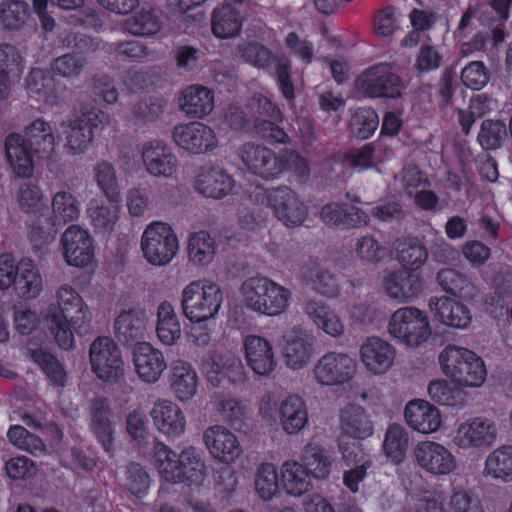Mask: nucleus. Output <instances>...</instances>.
Listing matches in <instances>:
<instances>
[{
    "label": "nucleus",
    "instance_id": "9d476101",
    "mask_svg": "<svg viewBox=\"0 0 512 512\" xmlns=\"http://www.w3.org/2000/svg\"><path fill=\"white\" fill-rule=\"evenodd\" d=\"M390 335L409 347H418L431 336V327L425 312L416 307L396 310L388 324Z\"/></svg>",
    "mask_w": 512,
    "mask_h": 512
},
{
    "label": "nucleus",
    "instance_id": "0eeeda50",
    "mask_svg": "<svg viewBox=\"0 0 512 512\" xmlns=\"http://www.w3.org/2000/svg\"><path fill=\"white\" fill-rule=\"evenodd\" d=\"M222 302L220 286L206 280L192 281L183 288L180 296L182 313L190 322L213 320Z\"/></svg>",
    "mask_w": 512,
    "mask_h": 512
},
{
    "label": "nucleus",
    "instance_id": "2eb2a0df",
    "mask_svg": "<svg viewBox=\"0 0 512 512\" xmlns=\"http://www.w3.org/2000/svg\"><path fill=\"white\" fill-rule=\"evenodd\" d=\"M201 372L214 388L224 387L225 381L233 385L245 382V370L242 362L234 356L206 354L200 364Z\"/></svg>",
    "mask_w": 512,
    "mask_h": 512
},
{
    "label": "nucleus",
    "instance_id": "473e14b6",
    "mask_svg": "<svg viewBox=\"0 0 512 512\" xmlns=\"http://www.w3.org/2000/svg\"><path fill=\"white\" fill-rule=\"evenodd\" d=\"M396 351L388 342L378 338H368L360 348L361 361L373 374H383L393 365Z\"/></svg>",
    "mask_w": 512,
    "mask_h": 512
},
{
    "label": "nucleus",
    "instance_id": "6e6d98bb",
    "mask_svg": "<svg viewBox=\"0 0 512 512\" xmlns=\"http://www.w3.org/2000/svg\"><path fill=\"white\" fill-rule=\"evenodd\" d=\"M397 260L409 270L421 268L428 259V251L422 242L417 238H403L398 241Z\"/></svg>",
    "mask_w": 512,
    "mask_h": 512
},
{
    "label": "nucleus",
    "instance_id": "1a4fd4ad",
    "mask_svg": "<svg viewBox=\"0 0 512 512\" xmlns=\"http://www.w3.org/2000/svg\"><path fill=\"white\" fill-rule=\"evenodd\" d=\"M140 244L143 257L154 266L169 264L179 249L175 231L168 223L162 221H153L146 226Z\"/></svg>",
    "mask_w": 512,
    "mask_h": 512
},
{
    "label": "nucleus",
    "instance_id": "052dcab7",
    "mask_svg": "<svg viewBox=\"0 0 512 512\" xmlns=\"http://www.w3.org/2000/svg\"><path fill=\"white\" fill-rule=\"evenodd\" d=\"M506 138L507 128L503 121L486 119L481 123L477 141L484 150L501 148Z\"/></svg>",
    "mask_w": 512,
    "mask_h": 512
},
{
    "label": "nucleus",
    "instance_id": "20e7f679",
    "mask_svg": "<svg viewBox=\"0 0 512 512\" xmlns=\"http://www.w3.org/2000/svg\"><path fill=\"white\" fill-rule=\"evenodd\" d=\"M109 124V116L90 104H80L73 116L61 122L65 149L72 156L85 154L93 145L95 131Z\"/></svg>",
    "mask_w": 512,
    "mask_h": 512
},
{
    "label": "nucleus",
    "instance_id": "5fc2aeb1",
    "mask_svg": "<svg viewBox=\"0 0 512 512\" xmlns=\"http://www.w3.org/2000/svg\"><path fill=\"white\" fill-rule=\"evenodd\" d=\"M215 409L221 420L232 427H241L252 412L244 401L222 394L216 397Z\"/></svg>",
    "mask_w": 512,
    "mask_h": 512
},
{
    "label": "nucleus",
    "instance_id": "13d9d810",
    "mask_svg": "<svg viewBox=\"0 0 512 512\" xmlns=\"http://www.w3.org/2000/svg\"><path fill=\"white\" fill-rule=\"evenodd\" d=\"M388 148L381 142L365 144L360 149L351 151L348 160L351 166L359 169H369L382 163L387 156Z\"/></svg>",
    "mask_w": 512,
    "mask_h": 512
},
{
    "label": "nucleus",
    "instance_id": "c85d7f7f",
    "mask_svg": "<svg viewBox=\"0 0 512 512\" xmlns=\"http://www.w3.org/2000/svg\"><path fill=\"white\" fill-rule=\"evenodd\" d=\"M133 362L136 373L147 383L157 382L167 368L162 352L148 342H141L135 346Z\"/></svg>",
    "mask_w": 512,
    "mask_h": 512
},
{
    "label": "nucleus",
    "instance_id": "a18cd8bd",
    "mask_svg": "<svg viewBox=\"0 0 512 512\" xmlns=\"http://www.w3.org/2000/svg\"><path fill=\"white\" fill-rule=\"evenodd\" d=\"M483 474L502 483L512 482V445L504 444L491 451L484 463Z\"/></svg>",
    "mask_w": 512,
    "mask_h": 512
},
{
    "label": "nucleus",
    "instance_id": "cd10ccee",
    "mask_svg": "<svg viewBox=\"0 0 512 512\" xmlns=\"http://www.w3.org/2000/svg\"><path fill=\"white\" fill-rule=\"evenodd\" d=\"M4 153L12 172L20 178H29L34 172L33 154L20 133H9L4 139Z\"/></svg>",
    "mask_w": 512,
    "mask_h": 512
},
{
    "label": "nucleus",
    "instance_id": "ea45409f",
    "mask_svg": "<svg viewBox=\"0 0 512 512\" xmlns=\"http://www.w3.org/2000/svg\"><path fill=\"white\" fill-rule=\"evenodd\" d=\"M179 106L187 116L202 118L214 109V94L204 86L191 85L182 91Z\"/></svg>",
    "mask_w": 512,
    "mask_h": 512
},
{
    "label": "nucleus",
    "instance_id": "37998d69",
    "mask_svg": "<svg viewBox=\"0 0 512 512\" xmlns=\"http://www.w3.org/2000/svg\"><path fill=\"white\" fill-rule=\"evenodd\" d=\"M340 429V438L364 439L373 434V423L361 406L349 405L341 411Z\"/></svg>",
    "mask_w": 512,
    "mask_h": 512
},
{
    "label": "nucleus",
    "instance_id": "338daca9",
    "mask_svg": "<svg viewBox=\"0 0 512 512\" xmlns=\"http://www.w3.org/2000/svg\"><path fill=\"white\" fill-rule=\"evenodd\" d=\"M408 446V435L405 428L392 424L387 429L383 447L388 458L398 463L402 461Z\"/></svg>",
    "mask_w": 512,
    "mask_h": 512
},
{
    "label": "nucleus",
    "instance_id": "bf43d9fd",
    "mask_svg": "<svg viewBox=\"0 0 512 512\" xmlns=\"http://www.w3.org/2000/svg\"><path fill=\"white\" fill-rule=\"evenodd\" d=\"M215 256V241L206 231L194 233L188 242V257L198 265H208Z\"/></svg>",
    "mask_w": 512,
    "mask_h": 512
},
{
    "label": "nucleus",
    "instance_id": "bb28decb",
    "mask_svg": "<svg viewBox=\"0 0 512 512\" xmlns=\"http://www.w3.org/2000/svg\"><path fill=\"white\" fill-rule=\"evenodd\" d=\"M325 225L342 230L360 228L369 223V215L356 206L345 203H328L320 211Z\"/></svg>",
    "mask_w": 512,
    "mask_h": 512
},
{
    "label": "nucleus",
    "instance_id": "8fccbe9b",
    "mask_svg": "<svg viewBox=\"0 0 512 512\" xmlns=\"http://www.w3.org/2000/svg\"><path fill=\"white\" fill-rule=\"evenodd\" d=\"M51 208L54 223L65 225L77 221L81 214V202L69 190H60L53 194Z\"/></svg>",
    "mask_w": 512,
    "mask_h": 512
},
{
    "label": "nucleus",
    "instance_id": "f3484780",
    "mask_svg": "<svg viewBox=\"0 0 512 512\" xmlns=\"http://www.w3.org/2000/svg\"><path fill=\"white\" fill-rule=\"evenodd\" d=\"M414 454L419 467L433 476L449 475L457 467L456 458L452 452L438 442H419Z\"/></svg>",
    "mask_w": 512,
    "mask_h": 512
},
{
    "label": "nucleus",
    "instance_id": "9b49d317",
    "mask_svg": "<svg viewBox=\"0 0 512 512\" xmlns=\"http://www.w3.org/2000/svg\"><path fill=\"white\" fill-rule=\"evenodd\" d=\"M89 359L92 371L104 382L115 383L124 375L121 351L110 337L99 336L91 343Z\"/></svg>",
    "mask_w": 512,
    "mask_h": 512
},
{
    "label": "nucleus",
    "instance_id": "ddd939ff",
    "mask_svg": "<svg viewBox=\"0 0 512 512\" xmlns=\"http://www.w3.org/2000/svg\"><path fill=\"white\" fill-rule=\"evenodd\" d=\"M499 429L496 422L484 416L471 417L461 422L452 438L453 444L463 450H485L494 445Z\"/></svg>",
    "mask_w": 512,
    "mask_h": 512
},
{
    "label": "nucleus",
    "instance_id": "680f3d73",
    "mask_svg": "<svg viewBox=\"0 0 512 512\" xmlns=\"http://www.w3.org/2000/svg\"><path fill=\"white\" fill-rule=\"evenodd\" d=\"M87 65V59L78 53H66L55 58L50 69L54 75L59 77L76 80L78 79Z\"/></svg>",
    "mask_w": 512,
    "mask_h": 512
},
{
    "label": "nucleus",
    "instance_id": "c03bdc74",
    "mask_svg": "<svg viewBox=\"0 0 512 512\" xmlns=\"http://www.w3.org/2000/svg\"><path fill=\"white\" fill-rule=\"evenodd\" d=\"M300 462L314 479L325 480L332 469L330 452L316 442H308L301 450Z\"/></svg>",
    "mask_w": 512,
    "mask_h": 512
},
{
    "label": "nucleus",
    "instance_id": "4c0bfd02",
    "mask_svg": "<svg viewBox=\"0 0 512 512\" xmlns=\"http://www.w3.org/2000/svg\"><path fill=\"white\" fill-rule=\"evenodd\" d=\"M25 143L34 154L50 157L55 151L56 135L51 123L38 118L27 125L22 134Z\"/></svg>",
    "mask_w": 512,
    "mask_h": 512
},
{
    "label": "nucleus",
    "instance_id": "4d7b16f0",
    "mask_svg": "<svg viewBox=\"0 0 512 512\" xmlns=\"http://www.w3.org/2000/svg\"><path fill=\"white\" fill-rule=\"evenodd\" d=\"M93 176L98 188L110 202H119L121 189L114 165L107 161L97 163L93 168Z\"/></svg>",
    "mask_w": 512,
    "mask_h": 512
},
{
    "label": "nucleus",
    "instance_id": "c9c22d12",
    "mask_svg": "<svg viewBox=\"0 0 512 512\" xmlns=\"http://www.w3.org/2000/svg\"><path fill=\"white\" fill-rule=\"evenodd\" d=\"M277 413L282 430L289 435L298 434L308 423L306 403L297 395L283 399L278 405Z\"/></svg>",
    "mask_w": 512,
    "mask_h": 512
},
{
    "label": "nucleus",
    "instance_id": "7ed1b4c3",
    "mask_svg": "<svg viewBox=\"0 0 512 512\" xmlns=\"http://www.w3.org/2000/svg\"><path fill=\"white\" fill-rule=\"evenodd\" d=\"M244 306L261 315L279 316L292 301V291L265 276L247 278L240 286Z\"/></svg>",
    "mask_w": 512,
    "mask_h": 512
},
{
    "label": "nucleus",
    "instance_id": "5701e85b",
    "mask_svg": "<svg viewBox=\"0 0 512 512\" xmlns=\"http://www.w3.org/2000/svg\"><path fill=\"white\" fill-rule=\"evenodd\" d=\"M150 416L155 428L167 438H179L186 431L187 422L183 411L170 400H157L150 411Z\"/></svg>",
    "mask_w": 512,
    "mask_h": 512
},
{
    "label": "nucleus",
    "instance_id": "aec40b11",
    "mask_svg": "<svg viewBox=\"0 0 512 512\" xmlns=\"http://www.w3.org/2000/svg\"><path fill=\"white\" fill-rule=\"evenodd\" d=\"M145 170L153 177H172L178 169V160L172 148L161 140L146 142L142 147Z\"/></svg>",
    "mask_w": 512,
    "mask_h": 512
},
{
    "label": "nucleus",
    "instance_id": "393cba45",
    "mask_svg": "<svg viewBox=\"0 0 512 512\" xmlns=\"http://www.w3.org/2000/svg\"><path fill=\"white\" fill-rule=\"evenodd\" d=\"M511 3L512 0H493L487 6L470 5L463 13L454 33L459 37L468 36L476 28V20L483 26H492L491 15L493 14H498L500 20H507Z\"/></svg>",
    "mask_w": 512,
    "mask_h": 512
},
{
    "label": "nucleus",
    "instance_id": "a211bd4d",
    "mask_svg": "<svg viewBox=\"0 0 512 512\" xmlns=\"http://www.w3.org/2000/svg\"><path fill=\"white\" fill-rule=\"evenodd\" d=\"M315 352V338L299 326L292 327L282 337V355L292 370L304 368Z\"/></svg>",
    "mask_w": 512,
    "mask_h": 512
},
{
    "label": "nucleus",
    "instance_id": "4468645a",
    "mask_svg": "<svg viewBox=\"0 0 512 512\" xmlns=\"http://www.w3.org/2000/svg\"><path fill=\"white\" fill-rule=\"evenodd\" d=\"M355 369L356 363L348 354L328 351L315 362L312 376L321 386H338L349 383Z\"/></svg>",
    "mask_w": 512,
    "mask_h": 512
},
{
    "label": "nucleus",
    "instance_id": "49530a36",
    "mask_svg": "<svg viewBox=\"0 0 512 512\" xmlns=\"http://www.w3.org/2000/svg\"><path fill=\"white\" fill-rule=\"evenodd\" d=\"M118 202L106 203L100 199H91L87 207L90 225L97 233H110L119 220Z\"/></svg>",
    "mask_w": 512,
    "mask_h": 512
},
{
    "label": "nucleus",
    "instance_id": "6e6552de",
    "mask_svg": "<svg viewBox=\"0 0 512 512\" xmlns=\"http://www.w3.org/2000/svg\"><path fill=\"white\" fill-rule=\"evenodd\" d=\"M272 210L275 218L288 228L301 226L308 217V206L290 187L282 185L262 190L257 199Z\"/></svg>",
    "mask_w": 512,
    "mask_h": 512
},
{
    "label": "nucleus",
    "instance_id": "0e129e2a",
    "mask_svg": "<svg viewBox=\"0 0 512 512\" xmlns=\"http://www.w3.org/2000/svg\"><path fill=\"white\" fill-rule=\"evenodd\" d=\"M29 15V6L23 1L11 0L0 5V23L5 30L21 29Z\"/></svg>",
    "mask_w": 512,
    "mask_h": 512
},
{
    "label": "nucleus",
    "instance_id": "a878e982",
    "mask_svg": "<svg viewBox=\"0 0 512 512\" xmlns=\"http://www.w3.org/2000/svg\"><path fill=\"white\" fill-rule=\"evenodd\" d=\"M428 306L434 318L446 326L465 329L472 321L470 309L462 302L447 296L431 297Z\"/></svg>",
    "mask_w": 512,
    "mask_h": 512
},
{
    "label": "nucleus",
    "instance_id": "f03ea898",
    "mask_svg": "<svg viewBox=\"0 0 512 512\" xmlns=\"http://www.w3.org/2000/svg\"><path fill=\"white\" fill-rule=\"evenodd\" d=\"M153 451L154 464L165 481L200 485L206 478L207 469L201 449L187 446L177 454L166 444L156 442Z\"/></svg>",
    "mask_w": 512,
    "mask_h": 512
},
{
    "label": "nucleus",
    "instance_id": "09e8293b",
    "mask_svg": "<svg viewBox=\"0 0 512 512\" xmlns=\"http://www.w3.org/2000/svg\"><path fill=\"white\" fill-rule=\"evenodd\" d=\"M211 27L213 34L220 39L239 35L242 27L240 11L232 4H225L214 10Z\"/></svg>",
    "mask_w": 512,
    "mask_h": 512
},
{
    "label": "nucleus",
    "instance_id": "79ce46f5",
    "mask_svg": "<svg viewBox=\"0 0 512 512\" xmlns=\"http://www.w3.org/2000/svg\"><path fill=\"white\" fill-rule=\"evenodd\" d=\"M114 330L117 339L125 345L135 346L141 343L145 331L146 321L141 311L129 310L120 313L114 322Z\"/></svg>",
    "mask_w": 512,
    "mask_h": 512
},
{
    "label": "nucleus",
    "instance_id": "423d86ee",
    "mask_svg": "<svg viewBox=\"0 0 512 512\" xmlns=\"http://www.w3.org/2000/svg\"><path fill=\"white\" fill-rule=\"evenodd\" d=\"M439 362L443 373L458 386L479 388L486 380L483 359L467 348L448 345L441 351Z\"/></svg>",
    "mask_w": 512,
    "mask_h": 512
},
{
    "label": "nucleus",
    "instance_id": "f8f14e48",
    "mask_svg": "<svg viewBox=\"0 0 512 512\" xmlns=\"http://www.w3.org/2000/svg\"><path fill=\"white\" fill-rule=\"evenodd\" d=\"M357 88L371 98H399L405 85L393 68L380 63L368 68L356 80Z\"/></svg>",
    "mask_w": 512,
    "mask_h": 512
},
{
    "label": "nucleus",
    "instance_id": "2f4dec72",
    "mask_svg": "<svg viewBox=\"0 0 512 512\" xmlns=\"http://www.w3.org/2000/svg\"><path fill=\"white\" fill-rule=\"evenodd\" d=\"M423 279L405 270L391 271L383 280V287L390 298L401 303L416 298L423 290Z\"/></svg>",
    "mask_w": 512,
    "mask_h": 512
},
{
    "label": "nucleus",
    "instance_id": "58836bf2",
    "mask_svg": "<svg viewBox=\"0 0 512 512\" xmlns=\"http://www.w3.org/2000/svg\"><path fill=\"white\" fill-rule=\"evenodd\" d=\"M199 378L192 365L183 360L171 365L170 386L180 402L191 400L197 393Z\"/></svg>",
    "mask_w": 512,
    "mask_h": 512
},
{
    "label": "nucleus",
    "instance_id": "e2e57ef3",
    "mask_svg": "<svg viewBox=\"0 0 512 512\" xmlns=\"http://www.w3.org/2000/svg\"><path fill=\"white\" fill-rule=\"evenodd\" d=\"M234 54L246 63L265 69L274 61L275 56L264 45L258 42H243L236 46Z\"/></svg>",
    "mask_w": 512,
    "mask_h": 512
},
{
    "label": "nucleus",
    "instance_id": "39448f33",
    "mask_svg": "<svg viewBox=\"0 0 512 512\" xmlns=\"http://www.w3.org/2000/svg\"><path fill=\"white\" fill-rule=\"evenodd\" d=\"M238 155L247 169L265 180H273L284 170L290 169L300 174H306V160L297 153H288L285 159L263 145L248 142L243 144Z\"/></svg>",
    "mask_w": 512,
    "mask_h": 512
},
{
    "label": "nucleus",
    "instance_id": "7c9ffc66",
    "mask_svg": "<svg viewBox=\"0 0 512 512\" xmlns=\"http://www.w3.org/2000/svg\"><path fill=\"white\" fill-rule=\"evenodd\" d=\"M112 410L104 398H96L90 406V430L103 449L111 453L114 450V426Z\"/></svg>",
    "mask_w": 512,
    "mask_h": 512
},
{
    "label": "nucleus",
    "instance_id": "dca6fc26",
    "mask_svg": "<svg viewBox=\"0 0 512 512\" xmlns=\"http://www.w3.org/2000/svg\"><path fill=\"white\" fill-rule=\"evenodd\" d=\"M202 441L211 457L223 464H232L243 453L238 437L227 427L216 424L207 427Z\"/></svg>",
    "mask_w": 512,
    "mask_h": 512
},
{
    "label": "nucleus",
    "instance_id": "603ef678",
    "mask_svg": "<svg viewBox=\"0 0 512 512\" xmlns=\"http://www.w3.org/2000/svg\"><path fill=\"white\" fill-rule=\"evenodd\" d=\"M22 70V57L18 49L11 45L0 44V101L10 93V75Z\"/></svg>",
    "mask_w": 512,
    "mask_h": 512
},
{
    "label": "nucleus",
    "instance_id": "412c9836",
    "mask_svg": "<svg viewBox=\"0 0 512 512\" xmlns=\"http://www.w3.org/2000/svg\"><path fill=\"white\" fill-rule=\"evenodd\" d=\"M61 243L66 262L75 267L89 265L94 257V248L89 233L78 225L69 226L62 234Z\"/></svg>",
    "mask_w": 512,
    "mask_h": 512
},
{
    "label": "nucleus",
    "instance_id": "4be33fe9",
    "mask_svg": "<svg viewBox=\"0 0 512 512\" xmlns=\"http://www.w3.org/2000/svg\"><path fill=\"white\" fill-rule=\"evenodd\" d=\"M243 349L248 367L257 375L269 377L276 369L277 361L271 342L259 335L244 338Z\"/></svg>",
    "mask_w": 512,
    "mask_h": 512
},
{
    "label": "nucleus",
    "instance_id": "c756f323",
    "mask_svg": "<svg viewBox=\"0 0 512 512\" xmlns=\"http://www.w3.org/2000/svg\"><path fill=\"white\" fill-rule=\"evenodd\" d=\"M26 89L28 94L36 100L49 106H56L63 99L65 86L49 72L33 69L27 76Z\"/></svg>",
    "mask_w": 512,
    "mask_h": 512
},
{
    "label": "nucleus",
    "instance_id": "b1692460",
    "mask_svg": "<svg viewBox=\"0 0 512 512\" xmlns=\"http://www.w3.org/2000/svg\"><path fill=\"white\" fill-rule=\"evenodd\" d=\"M302 309L317 330L335 339L344 336L343 319L323 301L306 299L302 304Z\"/></svg>",
    "mask_w": 512,
    "mask_h": 512
},
{
    "label": "nucleus",
    "instance_id": "e433bc0d",
    "mask_svg": "<svg viewBox=\"0 0 512 512\" xmlns=\"http://www.w3.org/2000/svg\"><path fill=\"white\" fill-rule=\"evenodd\" d=\"M313 477L300 461L289 459L280 467V484L283 490L294 497H300L313 488Z\"/></svg>",
    "mask_w": 512,
    "mask_h": 512
},
{
    "label": "nucleus",
    "instance_id": "de8ad7c7",
    "mask_svg": "<svg viewBox=\"0 0 512 512\" xmlns=\"http://www.w3.org/2000/svg\"><path fill=\"white\" fill-rule=\"evenodd\" d=\"M156 334L160 342L167 346L177 343L181 337V326L173 305L168 301L157 307Z\"/></svg>",
    "mask_w": 512,
    "mask_h": 512
},
{
    "label": "nucleus",
    "instance_id": "69168bd1",
    "mask_svg": "<svg viewBox=\"0 0 512 512\" xmlns=\"http://www.w3.org/2000/svg\"><path fill=\"white\" fill-rule=\"evenodd\" d=\"M354 252L361 262L368 265L379 264L387 257V248L370 234L356 240Z\"/></svg>",
    "mask_w": 512,
    "mask_h": 512
},
{
    "label": "nucleus",
    "instance_id": "6ab92c4d",
    "mask_svg": "<svg viewBox=\"0 0 512 512\" xmlns=\"http://www.w3.org/2000/svg\"><path fill=\"white\" fill-rule=\"evenodd\" d=\"M173 138L179 147L193 154L212 151L218 144L213 129L200 122L175 126Z\"/></svg>",
    "mask_w": 512,
    "mask_h": 512
},
{
    "label": "nucleus",
    "instance_id": "774afa93",
    "mask_svg": "<svg viewBox=\"0 0 512 512\" xmlns=\"http://www.w3.org/2000/svg\"><path fill=\"white\" fill-rule=\"evenodd\" d=\"M447 505L449 512H485L479 496L461 487L452 490Z\"/></svg>",
    "mask_w": 512,
    "mask_h": 512
},
{
    "label": "nucleus",
    "instance_id": "f704fd0d",
    "mask_svg": "<svg viewBox=\"0 0 512 512\" xmlns=\"http://www.w3.org/2000/svg\"><path fill=\"white\" fill-rule=\"evenodd\" d=\"M235 182L233 178L220 168H203L194 181L195 190L209 198L222 199L229 195Z\"/></svg>",
    "mask_w": 512,
    "mask_h": 512
},
{
    "label": "nucleus",
    "instance_id": "3c124183",
    "mask_svg": "<svg viewBox=\"0 0 512 512\" xmlns=\"http://www.w3.org/2000/svg\"><path fill=\"white\" fill-rule=\"evenodd\" d=\"M300 275L308 286L323 296L336 297L340 292L338 280L324 268L304 266L300 270Z\"/></svg>",
    "mask_w": 512,
    "mask_h": 512
},
{
    "label": "nucleus",
    "instance_id": "f257e3e1",
    "mask_svg": "<svg viewBox=\"0 0 512 512\" xmlns=\"http://www.w3.org/2000/svg\"><path fill=\"white\" fill-rule=\"evenodd\" d=\"M54 300L41 311V318L59 347L69 350L75 345L74 333L83 336L90 331L92 312L69 284L58 287Z\"/></svg>",
    "mask_w": 512,
    "mask_h": 512
},
{
    "label": "nucleus",
    "instance_id": "a19ab883",
    "mask_svg": "<svg viewBox=\"0 0 512 512\" xmlns=\"http://www.w3.org/2000/svg\"><path fill=\"white\" fill-rule=\"evenodd\" d=\"M15 294L25 300L37 298L43 290V279L39 268L29 258L18 262V275L13 285Z\"/></svg>",
    "mask_w": 512,
    "mask_h": 512
},
{
    "label": "nucleus",
    "instance_id": "72a5a7b5",
    "mask_svg": "<svg viewBox=\"0 0 512 512\" xmlns=\"http://www.w3.org/2000/svg\"><path fill=\"white\" fill-rule=\"evenodd\" d=\"M404 416L409 427L423 434L436 432L442 425L439 410L425 400L408 402Z\"/></svg>",
    "mask_w": 512,
    "mask_h": 512
},
{
    "label": "nucleus",
    "instance_id": "864d4df0",
    "mask_svg": "<svg viewBox=\"0 0 512 512\" xmlns=\"http://www.w3.org/2000/svg\"><path fill=\"white\" fill-rule=\"evenodd\" d=\"M437 283L447 293L454 296L473 299L477 290L475 285L465 276L455 269H442L437 273Z\"/></svg>",
    "mask_w": 512,
    "mask_h": 512
}]
</instances>
